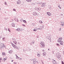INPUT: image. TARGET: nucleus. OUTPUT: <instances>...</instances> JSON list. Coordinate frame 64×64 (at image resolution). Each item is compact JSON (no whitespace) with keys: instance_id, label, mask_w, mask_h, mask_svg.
Wrapping results in <instances>:
<instances>
[{"instance_id":"obj_1","label":"nucleus","mask_w":64,"mask_h":64,"mask_svg":"<svg viewBox=\"0 0 64 64\" xmlns=\"http://www.w3.org/2000/svg\"><path fill=\"white\" fill-rule=\"evenodd\" d=\"M3 47L5 48L6 46H5V45L3 44L2 43L0 44V49H2V48Z\"/></svg>"},{"instance_id":"obj_2","label":"nucleus","mask_w":64,"mask_h":64,"mask_svg":"<svg viewBox=\"0 0 64 64\" xmlns=\"http://www.w3.org/2000/svg\"><path fill=\"white\" fill-rule=\"evenodd\" d=\"M40 44L42 48H44L45 47V44H44V42H41Z\"/></svg>"},{"instance_id":"obj_3","label":"nucleus","mask_w":64,"mask_h":64,"mask_svg":"<svg viewBox=\"0 0 64 64\" xmlns=\"http://www.w3.org/2000/svg\"><path fill=\"white\" fill-rule=\"evenodd\" d=\"M12 46L14 48H16V49L17 48V46H16L15 45V44H14L13 43H12Z\"/></svg>"},{"instance_id":"obj_4","label":"nucleus","mask_w":64,"mask_h":64,"mask_svg":"<svg viewBox=\"0 0 64 64\" xmlns=\"http://www.w3.org/2000/svg\"><path fill=\"white\" fill-rule=\"evenodd\" d=\"M35 9L36 10H37V11H39L41 10V8H36Z\"/></svg>"},{"instance_id":"obj_5","label":"nucleus","mask_w":64,"mask_h":64,"mask_svg":"<svg viewBox=\"0 0 64 64\" xmlns=\"http://www.w3.org/2000/svg\"><path fill=\"white\" fill-rule=\"evenodd\" d=\"M33 62L34 64H35L36 63H38V62L37 61V59L36 58H34L33 60Z\"/></svg>"},{"instance_id":"obj_6","label":"nucleus","mask_w":64,"mask_h":64,"mask_svg":"<svg viewBox=\"0 0 64 64\" xmlns=\"http://www.w3.org/2000/svg\"><path fill=\"white\" fill-rule=\"evenodd\" d=\"M57 57L58 59H59V60L61 59V58H62L61 56H60V55H58V56H57Z\"/></svg>"},{"instance_id":"obj_7","label":"nucleus","mask_w":64,"mask_h":64,"mask_svg":"<svg viewBox=\"0 0 64 64\" xmlns=\"http://www.w3.org/2000/svg\"><path fill=\"white\" fill-rule=\"evenodd\" d=\"M42 55L43 56H46V52H44L42 53Z\"/></svg>"},{"instance_id":"obj_8","label":"nucleus","mask_w":64,"mask_h":64,"mask_svg":"<svg viewBox=\"0 0 64 64\" xmlns=\"http://www.w3.org/2000/svg\"><path fill=\"white\" fill-rule=\"evenodd\" d=\"M37 12H34L33 13V15H34V16H36V15H37Z\"/></svg>"},{"instance_id":"obj_9","label":"nucleus","mask_w":64,"mask_h":64,"mask_svg":"<svg viewBox=\"0 0 64 64\" xmlns=\"http://www.w3.org/2000/svg\"><path fill=\"white\" fill-rule=\"evenodd\" d=\"M46 13L48 16H51V14L50 13V12H48Z\"/></svg>"},{"instance_id":"obj_10","label":"nucleus","mask_w":64,"mask_h":64,"mask_svg":"<svg viewBox=\"0 0 64 64\" xmlns=\"http://www.w3.org/2000/svg\"><path fill=\"white\" fill-rule=\"evenodd\" d=\"M17 4H21V2L19 0H18V1L17 2Z\"/></svg>"},{"instance_id":"obj_11","label":"nucleus","mask_w":64,"mask_h":64,"mask_svg":"<svg viewBox=\"0 0 64 64\" xmlns=\"http://www.w3.org/2000/svg\"><path fill=\"white\" fill-rule=\"evenodd\" d=\"M12 52H13V51L12 50H11L8 52V53H9L10 54H12Z\"/></svg>"},{"instance_id":"obj_12","label":"nucleus","mask_w":64,"mask_h":64,"mask_svg":"<svg viewBox=\"0 0 64 64\" xmlns=\"http://www.w3.org/2000/svg\"><path fill=\"white\" fill-rule=\"evenodd\" d=\"M13 42H14V43L15 44V45H17V42L16 41H13Z\"/></svg>"},{"instance_id":"obj_13","label":"nucleus","mask_w":64,"mask_h":64,"mask_svg":"<svg viewBox=\"0 0 64 64\" xmlns=\"http://www.w3.org/2000/svg\"><path fill=\"white\" fill-rule=\"evenodd\" d=\"M37 29H39V30H40V28H36V29H34L33 30V31H34L36 32V31H37Z\"/></svg>"},{"instance_id":"obj_14","label":"nucleus","mask_w":64,"mask_h":64,"mask_svg":"<svg viewBox=\"0 0 64 64\" xmlns=\"http://www.w3.org/2000/svg\"><path fill=\"white\" fill-rule=\"evenodd\" d=\"M12 27H15V24L14 23H12Z\"/></svg>"},{"instance_id":"obj_15","label":"nucleus","mask_w":64,"mask_h":64,"mask_svg":"<svg viewBox=\"0 0 64 64\" xmlns=\"http://www.w3.org/2000/svg\"><path fill=\"white\" fill-rule=\"evenodd\" d=\"M16 30H17L18 31H21V30H20V29L19 28H18Z\"/></svg>"},{"instance_id":"obj_16","label":"nucleus","mask_w":64,"mask_h":64,"mask_svg":"<svg viewBox=\"0 0 64 64\" xmlns=\"http://www.w3.org/2000/svg\"><path fill=\"white\" fill-rule=\"evenodd\" d=\"M61 23H62V26H64V22H62L61 21Z\"/></svg>"},{"instance_id":"obj_17","label":"nucleus","mask_w":64,"mask_h":64,"mask_svg":"<svg viewBox=\"0 0 64 64\" xmlns=\"http://www.w3.org/2000/svg\"><path fill=\"white\" fill-rule=\"evenodd\" d=\"M60 45H63V42L62 41H61L60 42Z\"/></svg>"},{"instance_id":"obj_18","label":"nucleus","mask_w":64,"mask_h":64,"mask_svg":"<svg viewBox=\"0 0 64 64\" xmlns=\"http://www.w3.org/2000/svg\"><path fill=\"white\" fill-rule=\"evenodd\" d=\"M41 7H42V8H45V5H41Z\"/></svg>"},{"instance_id":"obj_19","label":"nucleus","mask_w":64,"mask_h":64,"mask_svg":"<svg viewBox=\"0 0 64 64\" xmlns=\"http://www.w3.org/2000/svg\"><path fill=\"white\" fill-rule=\"evenodd\" d=\"M26 1L28 2H30L32 1V0H26Z\"/></svg>"},{"instance_id":"obj_20","label":"nucleus","mask_w":64,"mask_h":64,"mask_svg":"<svg viewBox=\"0 0 64 64\" xmlns=\"http://www.w3.org/2000/svg\"><path fill=\"white\" fill-rule=\"evenodd\" d=\"M2 55L4 56L5 55V52H2Z\"/></svg>"},{"instance_id":"obj_21","label":"nucleus","mask_w":64,"mask_h":64,"mask_svg":"<svg viewBox=\"0 0 64 64\" xmlns=\"http://www.w3.org/2000/svg\"><path fill=\"white\" fill-rule=\"evenodd\" d=\"M42 5H46V4L45 2H44L42 4Z\"/></svg>"},{"instance_id":"obj_22","label":"nucleus","mask_w":64,"mask_h":64,"mask_svg":"<svg viewBox=\"0 0 64 64\" xmlns=\"http://www.w3.org/2000/svg\"><path fill=\"white\" fill-rule=\"evenodd\" d=\"M59 40H62V38H58Z\"/></svg>"},{"instance_id":"obj_23","label":"nucleus","mask_w":64,"mask_h":64,"mask_svg":"<svg viewBox=\"0 0 64 64\" xmlns=\"http://www.w3.org/2000/svg\"><path fill=\"white\" fill-rule=\"evenodd\" d=\"M52 62H53V63H54V64H56V61L54 62L52 61Z\"/></svg>"},{"instance_id":"obj_24","label":"nucleus","mask_w":64,"mask_h":64,"mask_svg":"<svg viewBox=\"0 0 64 64\" xmlns=\"http://www.w3.org/2000/svg\"><path fill=\"white\" fill-rule=\"evenodd\" d=\"M23 22L24 23H27V22H26V20H23Z\"/></svg>"},{"instance_id":"obj_25","label":"nucleus","mask_w":64,"mask_h":64,"mask_svg":"<svg viewBox=\"0 0 64 64\" xmlns=\"http://www.w3.org/2000/svg\"><path fill=\"white\" fill-rule=\"evenodd\" d=\"M5 38H2V40L4 41H5Z\"/></svg>"},{"instance_id":"obj_26","label":"nucleus","mask_w":64,"mask_h":64,"mask_svg":"<svg viewBox=\"0 0 64 64\" xmlns=\"http://www.w3.org/2000/svg\"><path fill=\"white\" fill-rule=\"evenodd\" d=\"M50 37V36H47L46 37V39H49V38Z\"/></svg>"},{"instance_id":"obj_27","label":"nucleus","mask_w":64,"mask_h":64,"mask_svg":"<svg viewBox=\"0 0 64 64\" xmlns=\"http://www.w3.org/2000/svg\"><path fill=\"white\" fill-rule=\"evenodd\" d=\"M18 60H22V58H20L19 57L18 58Z\"/></svg>"},{"instance_id":"obj_28","label":"nucleus","mask_w":64,"mask_h":64,"mask_svg":"<svg viewBox=\"0 0 64 64\" xmlns=\"http://www.w3.org/2000/svg\"><path fill=\"white\" fill-rule=\"evenodd\" d=\"M12 40L13 41H15V40H16V39L15 38H13L12 39Z\"/></svg>"},{"instance_id":"obj_29","label":"nucleus","mask_w":64,"mask_h":64,"mask_svg":"<svg viewBox=\"0 0 64 64\" xmlns=\"http://www.w3.org/2000/svg\"><path fill=\"white\" fill-rule=\"evenodd\" d=\"M19 58V57H18V56H16V59H18V58Z\"/></svg>"},{"instance_id":"obj_30","label":"nucleus","mask_w":64,"mask_h":64,"mask_svg":"<svg viewBox=\"0 0 64 64\" xmlns=\"http://www.w3.org/2000/svg\"><path fill=\"white\" fill-rule=\"evenodd\" d=\"M38 56V57H39L40 56V54H38V55H37Z\"/></svg>"},{"instance_id":"obj_31","label":"nucleus","mask_w":64,"mask_h":64,"mask_svg":"<svg viewBox=\"0 0 64 64\" xmlns=\"http://www.w3.org/2000/svg\"><path fill=\"white\" fill-rule=\"evenodd\" d=\"M8 31H9V32H10V28H8Z\"/></svg>"},{"instance_id":"obj_32","label":"nucleus","mask_w":64,"mask_h":64,"mask_svg":"<svg viewBox=\"0 0 64 64\" xmlns=\"http://www.w3.org/2000/svg\"><path fill=\"white\" fill-rule=\"evenodd\" d=\"M52 60H53V61H54V62H56V61H55V60H54L53 59H52Z\"/></svg>"},{"instance_id":"obj_33","label":"nucleus","mask_w":64,"mask_h":64,"mask_svg":"<svg viewBox=\"0 0 64 64\" xmlns=\"http://www.w3.org/2000/svg\"><path fill=\"white\" fill-rule=\"evenodd\" d=\"M48 39L50 40L51 39V38L50 37H50L48 38Z\"/></svg>"},{"instance_id":"obj_34","label":"nucleus","mask_w":64,"mask_h":64,"mask_svg":"<svg viewBox=\"0 0 64 64\" xmlns=\"http://www.w3.org/2000/svg\"><path fill=\"white\" fill-rule=\"evenodd\" d=\"M51 7H52V6H50V7L49 8L50 9H51Z\"/></svg>"},{"instance_id":"obj_35","label":"nucleus","mask_w":64,"mask_h":64,"mask_svg":"<svg viewBox=\"0 0 64 64\" xmlns=\"http://www.w3.org/2000/svg\"><path fill=\"white\" fill-rule=\"evenodd\" d=\"M40 23H42V22L41 21H40Z\"/></svg>"},{"instance_id":"obj_36","label":"nucleus","mask_w":64,"mask_h":64,"mask_svg":"<svg viewBox=\"0 0 64 64\" xmlns=\"http://www.w3.org/2000/svg\"><path fill=\"white\" fill-rule=\"evenodd\" d=\"M2 60V58H0V62H1V60Z\"/></svg>"},{"instance_id":"obj_37","label":"nucleus","mask_w":64,"mask_h":64,"mask_svg":"<svg viewBox=\"0 0 64 64\" xmlns=\"http://www.w3.org/2000/svg\"><path fill=\"white\" fill-rule=\"evenodd\" d=\"M62 64H64V62H63V61H62Z\"/></svg>"},{"instance_id":"obj_38","label":"nucleus","mask_w":64,"mask_h":64,"mask_svg":"<svg viewBox=\"0 0 64 64\" xmlns=\"http://www.w3.org/2000/svg\"><path fill=\"white\" fill-rule=\"evenodd\" d=\"M4 28L5 29L4 30H7V28Z\"/></svg>"},{"instance_id":"obj_39","label":"nucleus","mask_w":64,"mask_h":64,"mask_svg":"<svg viewBox=\"0 0 64 64\" xmlns=\"http://www.w3.org/2000/svg\"><path fill=\"white\" fill-rule=\"evenodd\" d=\"M61 42V40H59L58 42Z\"/></svg>"},{"instance_id":"obj_40","label":"nucleus","mask_w":64,"mask_h":64,"mask_svg":"<svg viewBox=\"0 0 64 64\" xmlns=\"http://www.w3.org/2000/svg\"><path fill=\"white\" fill-rule=\"evenodd\" d=\"M32 44H34V41H33V42H32Z\"/></svg>"},{"instance_id":"obj_41","label":"nucleus","mask_w":64,"mask_h":64,"mask_svg":"<svg viewBox=\"0 0 64 64\" xmlns=\"http://www.w3.org/2000/svg\"><path fill=\"white\" fill-rule=\"evenodd\" d=\"M13 11H16V10L15 9H13Z\"/></svg>"},{"instance_id":"obj_42","label":"nucleus","mask_w":64,"mask_h":64,"mask_svg":"<svg viewBox=\"0 0 64 64\" xmlns=\"http://www.w3.org/2000/svg\"><path fill=\"white\" fill-rule=\"evenodd\" d=\"M14 20L13 19H12L11 20V21H12H12H13Z\"/></svg>"},{"instance_id":"obj_43","label":"nucleus","mask_w":64,"mask_h":64,"mask_svg":"<svg viewBox=\"0 0 64 64\" xmlns=\"http://www.w3.org/2000/svg\"><path fill=\"white\" fill-rule=\"evenodd\" d=\"M22 25L23 26H24V27H25V24H22Z\"/></svg>"},{"instance_id":"obj_44","label":"nucleus","mask_w":64,"mask_h":64,"mask_svg":"<svg viewBox=\"0 0 64 64\" xmlns=\"http://www.w3.org/2000/svg\"><path fill=\"white\" fill-rule=\"evenodd\" d=\"M56 45L57 46H59V44H56Z\"/></svg>"},{"instance_id":"obj_45","label":"nucleus","mask_w":64,"mask_h":64,"mask_svg":"<svg viewBox=\"0 0 64 64\" xmlns=\"http://www.w3.org/2000/svg\"><path fill=\"white\" fill-rule=\"evenodd\" d=\"M58 30L60 31H61V28L59 29Z\"/></svg>"},{"instance_id":"obj_46","label":"nucleus","mask_w":64,"mask_h":64,"mask_svg":"<svg viewBox=\"0 0 64 64\" xmlns=\"http://www.w3.org/2000/svg\"><path fill=\"white\" fill-rule=\"evenodd\" d=\"M4 3H5V4L6 5V4H7V3H6V2H4Z\"/></svg>"},{"instance_id":"obj_47","label":"nucleus","mask_w":64,"mask_h":64,"mask_svg":"<svg viewBox=\"0 0 64 64\" xmlns=\"http://www.w3.org/2000/svg\"><path fill=\"white\" fill-rule=\"evenodd\" d=\"M17 63H16V62H14V64H16Z\"/></svg>"},{"instance_id":"obj_48","label":"nucleus","mask_w":64,"mask_h":64,"mask_svg":"<svg viewBox=\"0 0 64 64\" xmlns=\"http://www.w3.org/2000/svg\"><path fill=\"white\" fill-rule=\"evenodd\" d=\"M4 61H5V60H6V58H4Z\"/></svg>"},{"instance_id":"obj_49","label":"nucleus","mask_w":64,"mask_h":64,"mask_svg":"<svg viewBox=\"0 0 64 64\" xmlns=\"http://www.w3.org/2000/svg\"><path fill=\"white\" fill-rule=\"evenodd\" d=\"M28 50H29V51H30V50H31V49H30V48H29Z\"/></svg>"},{"instance_id":"obj_50","label":"nucleus","mask_w":64,"mask_h":64,"mask_svg":"<svg viewBox=\"0 0 64 64\" xmlns=\"http://www.w3.org/2000/svg\"><path fill=\"white\" fill-rule=\"evenodd\" d=\"M18 44H19V45H20V42H18Z\"/></svg>"},{"instance_id":"obj_51","label":"nucleus","mask_w":64,"mask_h":64,"mask_svg":"<svg viewBox=\"0 0 64 64\" xmlns=\"http://www.w3.org/2000/svg\"><path fill=\"white\" fill-rule=\"evenodd\" d=\"M44 50H42V51L43 52H44Z\"/></svg>"},{"instance_id":"obj_52","label":"nucleus","mask_w":64,"mask_h":64,"mask_svg":"<svg viewBox=\"0 0 64 64\" xmlns=\"http://www.w3.org/2000/svg\"><path fill=\"white\" fill-rule=\"evenodd\" d=\"M15 56H17V54H15Z\"/></svg>"},{"instance_id":"obj_53","label":"nucleus","mask_w":64,"mask_h":64,"mask_svg":"<svg viewBox=\"0 0 64 64\" xmlns=\"http://www.w3.org/2000/svg\"><path fill=\"white\" fill-rule=\"evenodd\" d=\"M21 20H23V18H21Z\"/></svg>"},{"instance_id":"obj_54","label":"nucleus","mask_w":64,"mask_h":64,"mask_svg":"<svg viewBox=\"0 0 64 64\" xmlns=\"http://www.w3.org/2000/svg\"><path fill=\"white\" fill-rule=\"evenodd\" d=\"M60 9H61V7H60Z\"/></svg>"},{"instance_id":"obj_55","label":"nucleus","mask_w":64,"mask_h":64,"mask_svg":"<svg viewBox=\"0 0 64 64\" xmlns=\"http://www.w3.org/2000/svg\"><path fill=\"white\" fill-rule=\"evenodd\" d=\"M48 59H49L50 60V58H48Z\"/></svg>"},{"instance_id":"obj_56","label":"nucleus","mask_w":64,"mask_h":64,"mask_svg":"<svg viewBox=\"0 0 64 64\" xmlns=\"http://www.w3.org/2000/svg\"><path fill=\"white\" fill-rule=\"evenodd\" d=\"M31 60V61H33V59L31 60Z\"/></svg>"},{"instance_id":"obj_57","label":"nucleus","mask_w":64,"mask_h":64,"mask_svg":"<svg viewBox=\"0 0 64 64\" xmlns=\"http://www.w3.org/2000/svg\"><path fill=\"white\" fill-rule=\"evenodd\" d=\"M52 52L53 53H54V52L53 51Z\"/></svg>"},{"instance_id":"obj_58","label":"nucleus","mask_w":64,"mask_h":64,"mask_svg":"<svg viewBox=\"0 0 64 64\" xmlns=\"http://www.w3.org/2000/svg\"><path fill=\"white\" fill-rule=\"evenodd\" d=\"M13 60H12V62H13Z\"/></svg>"},{"instance_id":"obj_59","label":"nucleus","mask_w":64,"mask_h":64,"mask_svg":"<svg viewBox=\"0 0 64 64\" xmlns=\"http://www.w3.org/2000/svg\"><path fill=\"white\" fill-rule=\"evenodd\" d=\"M48 50H50V49H48Z\"/></svg>"},{"instance_id":"obj_60","label":"nucleus","mask_w":64,"mask_h":64,"mask_svg":"<svg viewBox=\"0 0 64 64\" xmlns=\"http://www.w3.org/2000/svg\"><path fill=\"white\" fill-rule=\"evenodd\" d=\"M63 14H61V15H62Z\"/></svg>"},{"instance_id":"obj_61","label":"nucleus","mask_w":64,"mask_h":64,"mask_svg":"<svg viewBox=\"0 0 64 64\" xmlns=\"http://www.w3.org/2000/svg\"><path fill=\"white\" fill-rule=\"evenodd\" d=\"M4 19H5V20H6V18H5Z\"/></svg>"},{"instance_id":"obj_62","label":"nucleus","mask_w":64,"mask_h":64,"mask_svg":"<svg viewBox=\"0 0 64 64\" xmlns=\"http://www.w3.org/2000/svg\"><path fill=\"white\" fill-rule=\"evenodd\" d=\"M30 45H32V44H30Z\"/></svg>"},{"instance_id":"obj_63","label":"nucleus","mask_w":64,"mask_h":64,"mask_svg":"<svg viewBox=\"0 0 64 64\" xmlns=\"http://www.w3.org/2000/svg\"><path fill=\"white\" fill-rule=\"evenodd\" d=\"M58 7H59V8H60V6H58Z\"/></svg>"},{"instance_id":"obj_64","label":"nucleus","mask_w":64,"mask_h":64,"mask_svg":"<svg viewBox=\"0 0 64 64\" xmlns=\"http://www.w3.org/2000/svg\"><path fill=\"white\" fill-rule=\"evenodd\" d=\"M42 64H43V62H42Z\"/></svg>"}]
</instances>
